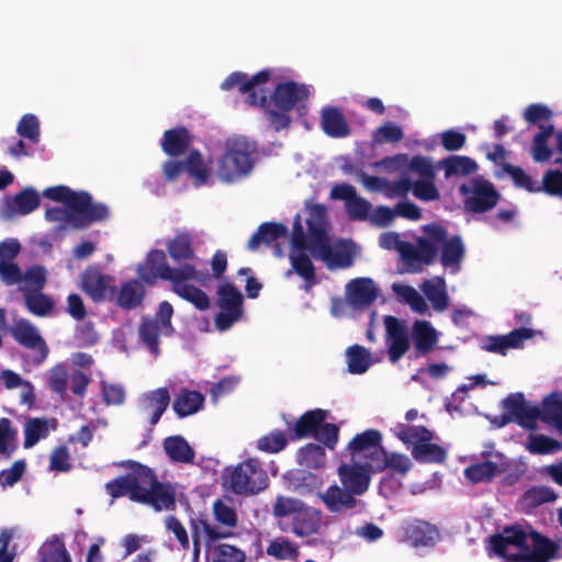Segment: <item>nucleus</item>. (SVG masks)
I'll list each match as a JSON object with an SVG mask.
<instances>
[{
  "label": "nucleus",
  "instance_id": "nucleus-1",
  "mask_svg": "<svg viewBox=\"0 0 562 562\" xmlns=\"http://www.w3.org/2000/svg\"><path fill=\"white\" fill-rule=\"evenodd\" d=\"M310 217L306 220L308 226L310 250L315 258L325 262L329 270L347 269L353 265L355 247L352 243L339 240L335 247L329 243L326 232L327 210L323 204H314L308 209Z\"/></svg>",
  "mask_w": 562,
  "mask_h": 562
},
{
  "label": "nucleus",
  "instance_id": "nucleus-2",
  "mask_svg": "<svg viewBox=\"0 0 562 562\" xmlns=\"http://www.w3.org/2000/svg\"><path fill=\"white\" fill-rule=\"evenodd\" d=\"M147 266L155 278L169 281L171 290L181 299L193 304L195 308L205 311L210 307L207 294L200 288L188 283L201 280L200 272L193 265L183 263L172 268L167 263L165 252L155 249L147 255Z\"/></svg>",
  "mask_w": 562,
  "mask_h": 562
},
{
  "label": "nucleus",
  "instance_id": "nucleus-3",
  "mask_svg": "<svg viewBox=\"0 0 562 562\" xmlns=\"http://www.w3.org/2000/svg\"><path fill=\"white\" fill-rule=\"evenodd\" d=\"M43 195L52 201L61 202L66 209L77 214L70 216L78 228H87L92 223L102 222L109 216V209L105 204L93 202L92 195L86 191L76 192L67 186H55L46 188Z\"/></svg>",
  "mask_w": 562,
  "mask_h": 562
},
{
  "label": "nucleus",
  "instance_id": "nucleus-4",
  "mask_svg": "<svg viewBox=\"0 0 562 562\" xmlns=\"http://www.w3.org/2000/svg\"><path fill=\"white\" fill-rule=\"evenodd\" d=\"M255 145L245 137L228 138L225 151L218 160L217 176L224 182H233L247 176L254 168Z\"/></svg>",
  "mask_w": 562,
  "mask_h": 562
},
{
  "label": "nucleus",
  "instance_id": "nucleus-5",
  "mask_svg": "<svg viewBox=\"0 0 562 562\" xmlns=\"http://www.w3.org/2000/svg\"><path fill=\"white\" fill-rule=\"evenodd\" d=\"M308 98V91L304 85L295 81L280 82L271 93V101L278 110L267 109L266 114L271 126L280 132L291 124L289 112Z\"/></svg>",
  "mask_w": 562,
  "mask_h": 562
},
{
  "label": "nucleus",
  "instance_id": "nucleus-6",
  "mask_svg": "<svg viewBox=\"0 0 562 562\" xmlns=\"http://www.w3.org/2000/svg\"><path fill=\"white\" fill-rule=\"evenodd\" d=\"M397 438L405 445H413L412 456L419 463H441L447 458L446 450L432 443V431L425 426L398 424Z\"/></svg>",
  "mask_w": 562,
  "mask_h": 562
},
{
  "label": "nucleus",
  "instance_id": "nucleus-7",
  "mask_svg": "<svg viewBox=\"0 0 562 562\" xmlns=\"http://www.w3.org/2000/svg\"><path fill=\"white\" fill-rule=\"evenodd\" d=\"M422 231L424 235L416 238L415 246H409L402 254L407 261H418L430 266L436 262L448 231L438 223L426 224L422 227Z\"/></svg>",
  "mask_w": 562,
  "mask_h": 562
},
{
  "label": "nucleus",
  "instance_id": "nucleus-8",
  "mask_svg": "<svg viewBox=\"0 0 562 562\" xmlns=\"http://www.w3.org/2000/svg\"><path fill=\"white\" fill-rule=\"evenodd\" d=\"M422 231L424 235L416 238L415 246H409L402 254L407 261H418L430 266L436 262L448 231L438 223L426 224L422 227Z\"/></svg>",
  "mask_w": 562,
  "mask_h": 562
},
{
  "label": "nucleus",
  "instance_id": "nucleus-9",
  "mask_svg": "<svg viewBox=\"0 0 562 562\" xmlns=\"http://www.w3.org/2000/svg\"><path fill=\"white\" fill-rule=\"evenodd\" d=\"M422 231L424 235L416 238L415 246H409L402 254L407 261H418L430 266L436 262L448 231L438 223L426 224L422 227Z\"/></svg>",
  "mask_w": 562,
  "mask_h": 562
},
{
  "label": "nucleus",
  "instance_id": "nucleus-10",
  "mask_svg": "<svg viewBox=\"0 0 562 562\" xmlns=\"http://www.w3.org/2000/svg\"><path fill=\"white\" fill-rule=\"evenodd\" d=\"M225 483L237 495H254L268 485V475L256 459H248L232 469Z\"/></svg>",
  "mask_w": 562,
  "mask_h": 562
},
{
  "label": "nucleus",
  "instance_id": "nucleus-11",
  "mask_svg": "<svg viewBox=\"0 0 562 562\" xmlns=\"http://www.w3.org/2000/svg\"><path fill=\"white\" fill-rule=\"evenodd\" d=\"M459 192L464 196V210L474 214L493 210L501 200V193L494 184L482 177L473 178L470 184H461Z\"/></svg>",
  "mask_w": 562,
  "mask_h": 562
},
{
  "label": "nucleus",
  "instance_id": "nucleus-12",
  "mask_svg": "<svg viewBox=\"0 0 562 562\" xmlns=\"http://www.w3.org/2000/svg\"><path fill=\"white\" fill-rule=\"evenodd\" d=\"M173 307L168 301H162L154 319L143 318V344L156 358L160 355L159 336H171L175 328L171 324Z\"/></svg>",
  "mask_w": 562,
  "mask_h": 562
},
{
  "label": "nucleus",
  "instance_id": "nucleus-13",
  "mask_svg": "<svg viewBox=\"0 0 562 562\" xmlns=\"http://www.w3.org/2000/svg\"><path fill=\"white\" fill-rule=\"evenodd\" d=\"M530 528V525L520 524L505 526L501 532L490 536L488 547L495 555L510 561L514 553H509L508 548H516L518 552L528 551Z\"/></svg>",
  "mask_w": 562,
  "mask_h": 562
},
{
  "label": "nucleus",
  "instance_id": "nucleus-14",
  "mask_svg": "<svg viewBox=\"0 0 562 562\" xmlns=\"http://www.w3.org/2000/svg\"><path fill=\"white\" fill-rule=\"evenodd\" d=\"M217 306L222 310L215 316V326L218 330L229 329L243 316V294L229 282L217 288Z\"/></svg>",
  "mask_w": 562,
  "mask_h": 562
},
{
  "label": "nucleus",
  "instance_id": "nucleus-15",
  "mask_svg": "<svg viewBox=\"0 0 562 562\" xmlns=\"http://www.w3.org/2000/svg\"><path fill=\"white\" fill-rule=\"evenodd\" d=\"M146 479L149 480V486L143 487V504L151 506L156 512L175 510L177 499L172 484L158 481L154 471L143 464V481Z\"/></svg>",
  "mask_w": 562,
  "mask_h": 562
},
{
  "label": "nucleus",
  "instance_id": "nucleus-16",
  "mask_svg": "<svg viewBox=\"0 0 562 562\" xmlns=\"http://www.w3.org/2000/svg\"><path fill=\"white\" fill-rule=\"evenodd\" d=\"M529 539L531 540L532 550L530 548L526 552H516L510 557L512 562H549L559 558L561 546L531 526Z\"/></svg>",
  "mask_w": 562,
  "mask_h": 562
},
{
  "label": "nucleus",
  "instance_id": "nucleus-17",
  "mask_svg": "<svg viewBox=\"0 0 562 562\" xmlns=\"http://www.w3.org/2000/svg\"><path fill=\"white\" fill-rule=\"evenodd\" d=\"M189 527L192 538V562H199L202 540L210 549L217 540L227 538V533L222 529L211 527L207 517L202 514L190 517Z\"/></svg>",
  "mask_w": 562,
  "mask_h": 562
},
{
  "label": "nucleus",
  "instance_id": "nucleus-18",
  "mask_svg": "<svg viewBox=\"0 0 562 562\" xmlns=\"http://www.w3.org/2000/svg\"><path fill=\"white\" fill-rule=\"evenodd\" d=\"M115 280L95 267H88L81 278V288L94 302H110L114 296Z\"/></svg>",
  "mask_w": 562,
  "mask_h": 562
},
{
  "label": "nucleus",
  "instance_id": "nucleus-19",
  "mask_svg": "<svg viewBox=\"0 0 562 562\" xmlns=\"http://www.w3.org/2000/svg\"><path fill=\"white\" fill-rule=\"evenodd\" d=\"M384 323L389 360L396 363L409 349L408 330L405 324L394 316H386Z\"/></svg>",
  "mask_w": 562,
  "mask_h": 562
},
{
  "label": "nucleus",
  "instance_id": "nucleus-20",
  "mask_svg": "<svg viewBox=\"0 0 562 562\" xmlns=\"http://www.w3.org/2000/svg\"><path fill=\"white\" fill-rule=\"evenodd\" d=\"M13 338L23 347L34 350V362L42 363L48 355V347L38 330L26 321H21L12 328Z\"/></svg>",
  "mask_w": 562,
  "mask_h": 562
},
{
  "label": "nucleus",
  "instance_id": "nucleus-21",
  "mask_svg": "<svg viewBox=\"0 0 562 562\" xmlns=\"http://www.w3.org/2000/svg\"><path fill=\"white\" fill-rule=\"evenodd\" d=\"M370 470L366 464H341L338 468V475L341 486L350 491L357 497L363 495L370 485Z\"/></svg>",
  "mask_w": 562,
  "mask_h": 562
},
{
  "label": "nucleus",
  "instance_id": "nucleus-22",
  "mask_svg": "<svg viewBox=\"0 0 562 562\" xmlns=\"http://www.w3.org/2000/svg\"><path fill=\"white\" fill-rule=\"evenodd\" d=\"M318 497L331 514H344L355 509L358 505L357 497L350 491L337 484H333L324 492H319Z\"/></svg>",
  "mask_w": 562,
  "mask_h": 562
},
{
  "label": "nucleus",
  "instance_id": "nucleus-23",
  "mask_svg": "<svg viewBox=\"0 0 562 562\" xmlns=\"http://www.w3.org/2000/svg\"><path fill=\"white\" fill-rule=\"evenodd\" d=\"M328 411L314 408L302 414L296 422L288 423V430L292 440L314 437L317 428L326 420Z\"/></svg>",
  "mask_w": 562,
  "mask_h": 562
},
{
  "label": "nucleus",
  "instance_id": "nucleus-24",
  "mask_svg": "<svg viewBox=\"0 0 562 562\" xmlns=\"http://www.w3.org/2000/svg\"><path fill=\"white\" fill-rule=\"evenodd\" d=\"M346 295L349 304L355 308H363L371 305L378 297V289L370 278L351 280L346 286Z\"/></svg>",
  "mask_w": 562,
  "mask_h": 562
},
{
  "label": "nucleus",
  "instance_id": "nucleus-25",
  "mask_svg": "<svg viewBox=\"0 0 562 562\" xmlns=\"http://www.w3.org/2000/svg\"><path fill=\"white\" fill-rule=\"evenodd\" d=\"M383 449L382 435L376 429H367L361 434H357L348 443V450L350 453H363L368 459L367 462H373L375 453Z\"/></svg>",
  "mask_w": 562,
  "mask_h": 562
},
{
  "label": "nucleus",
  "instance_id": "nucleus-26",
  "mask_svg": "<svg viewBox=\"0 0 562 562\" xmlns=\"http://www.w3.org/2000/svg\"><path fill=\"white\" fill-rule=\"evenodd\" d=\"M369 470L373 473H380L390 469L393 473L405 475L412 468L409 458L402 453L393 452L390 456L383 450L375 453L373 462H367Z\"/></svg>",
  "mask_w": 562,
  "mask_h": 562
},
{
  "label": "nucleus",
  "instance_id": "nucleus-27",
  "mask_svg": "<svg viewBox=\"0 0 562 562\" xmlns=\"http://www.w3.org/2000/svg\"><path fill=\"white\" fill-rule=\"evenodd\" d=\"M414 357L426 356L432 351L438 342L436 329L427 321H416L412 328Z\"/></svg>",
  "mask_w": 562,
  "mask_h": 562
},
{
  "label": "nucleus",
  "instance_id": "nucleus-28",
  "mask_svg": "<svg viewBox=\"0 0 562 562\" xmlns=\"http://www.w3.org/2000/svg\"><path fill=\"white\" fill-rule=\"evenodd\" d=\"M321 126L323 132L333 138H345L351 133L344 113L336 106H326L322 110Z\"/></svg>",
  "mask_w": 562,
  "mask_h": 562
},
{
  "label": "nucleus",
  "instance_id": "nucleus-29",
  "mask_svg": "<svg viewBox=\"0 0 562 562\" xmlns=\"http://www.w3.org/2000/svg\"><path fill=\"white\" fill-rule=\"evenodd\" d=\"M286 236L288 227L285 225L274 222H265L260 224L257 231L251 235L247 248L250 251H256L261 244L269 246L273 241Z\"/></svg>",
  "mask_w": 562,
  "mask_h": 562
},
{
  "label": "nucleus",
  "instance_id": "nucleus-30",
  "mask_svg": "<svg viewBox=\"0 0 562 562\" xmlns=\"http://www.w3.org/2000/svg\"><path fill=\"white\" fill-rule=\"evenodd\" d=\"M321 527V512L304 504L292 517V531L299 537L316 533Z\"/></svg>",
  "mask_w": 562,
  "mask_h": 562
},
{
  "label": "nucleus",
  "instance_id": "nucleus-31",
  "mask_svg": "<svg viewBox=\"0 0 562 562\" xmlns=\"http://www.w3.org/2000/svg\"><path fill=\"white\" fill-rule=\"evenodd\" d=\"M105 491L113 498L128 496L132 501L140 503V482L134 474H125L105 484Z\"/></svg>",
  "mask_w": 562,
  "mask_h": 562
},
{
  "label": "nucleus",
  "instance_id": "nucleus-32",
  "mask_svg": "<svg viewBox=\"0 0 562 562\" xmlns=\"http://www.w3.org/2000/svg\"><path fill=\"white\" fill-rule=\"evenodd\" d=\"M204 402L205 397L201 392L181 389L173 400L172 409L179 418H184L198 413Z\"/></svg>",
  "mask_w": 562,
  "mask_h": 562
},
{
  "label": "nucleus",
  "instance_id": "nucleus-33",
  "mask_svg": "<svg viewBox=\"0 0 562 562\" xmlns=\"http://www.w3.org/2000/svg\"><path fill=\"white\" fill-rule=\"evenodd\" d=\"M191 144V136L184 126H178L164 133L162 149L171 156L178 157L187 151Z\"/></svg>",
  "mask_w": 562,
  "mask_h": 562
},
{
  "label": "nucleus",
  "instance_id": "nucleus-34",
  "mask_svg": "<svg viewBox=\"0 0 562 562\" xmlns=\"http://www.w3.org/2000/svg\"><path fill=\"white\" fill-rule=\"evenodd\" d=\"M38 193L33 188H26L16 193L7 205V216L13 217L16 214L27 215L40 206Z\"/></svg>",
  "mask_w": 562,
  "mask_h": 562
},
{
  "label": "nucleus",
  "instance_id": "nucleus-35",
  "mask_svg": "<svg viewBox=\"0 0 562 562\" xmlns=\"http://www.w3.org/2000/svg\"><path fill=\"white\" fill-rule=\"evenodd\" d=\"M164 449L172 462L189 464L194 461L195 452L182 436L167 437L164 440Z\"/></svg>",
  "mask_w": 562,
  "mask_h": 562
},
{
  "label": "nucleus",
  "instance_id": "nucleus-36",
  "mask_svg": "<svg viewBox=\"0 0 562 562\" xmlns=\"http://www.w3.org/2000/svg\"><path fill=\"white\" fill-rule=\"evenodd\" d=\"M557 498L558 494L553 488L546 485H536L524 492L519 503L525 510L531 512L546 503L554 502Z\"/></svg>",
  "mask_w": 562,
  "mask_h": 562
},
{
  "label": "nucleus",
  "instance_id": "nucleus-37",
  "mask_svg": "<svg viewBox=\"0 0 562 562\" xmlns=\"http://www.w3.org/2000/svg\"><path fill=\"white\" fill-rule=\"evenodd\" d=\"M438 536V529L426 521H418L406 528V537L414 547H432Z\"/></svg>",
  "mask_w": 562,
  "mask_h": 562
},
{
  "label": "nucleus",
  "instance_id": "nucleus-38",
  "mask_svg": "<svg viewBox=\"0 0 562 562\" xmlns=\"http://www.w3.org/2000/svg\"><path fill=\"white\" fill-rule=\"evenodd\" d=\"M169 256L177 262L191 260L195 257L192 235L188 232L177 234L167 244Z\"/></svg>",
  "mask_w": 562,
  "mask_h": 562
},
{
  "label": "nucleus",
  "instance_id": "nucleus-39",
  "mask_svg": "<svg viewBox=\"0 0 562 562\" xmlns=\"http://www.w3.org/2000/svg\"><path fill=\"white\" fill-rule=\"evenodd\" d=\"M465 249L459 235L446 237L440 251V263L446 268L459 267L464 258Z\"/></svg>",
  "mask_w": 562,
  "mask_h": 562
},
{
  "label": "nucleus",
  "instance_id": "nucleus-40",
  "mask_svg": "<svg viewBox=\"0 0 562 562\" xmlns=\"http://www.w3.org/2000/svg\"><path fill=\"white\" fill-rule=\"evenodd\" d=\"M422 290L436 311L442 312L448 307L449 296L443 278L438 277L435 280H426Z\"/></svg>",
  "mask_w": 562,
  "mask_h": 562
},
{
  "label": "nucleus",
  "instance_id": "nucleus-41",
  "mask_svg": "<svg viewBox=\"0 0 562 562\" xmlns=\"http://www.w3.org/2000/svg\"><path fill=\"white\" fill-rule=\"evenodd\" d=\"M48 420L41 417H29L24 424V442L23 447L30 449L34 447L41 439H45L49 435Z\"/></svg>",
  "mask_w": 562,
  "mask_h": 562
},
{
  "label": "nucleus",
  "instance_id": "nucleus-42",
  "mask_svg": "<svg viewBox=\"0 0 562 562\" xmlns=\"http://www.w3.org/2000/svg\"><path fill=\"white\" fill-rule=\"evenodd\" d=\"M146 407L151 409L150 424L156 425L161 415L166 412L170 404V394L167 387H159L150 391L145 395Z\"/></svg>",
  "mask_w": 562,
  "mask_h": 562
},
{
  "label": "nucleus",
  "instance_id": "nucleus-43",
  "mask_svg": "<svg viewBox=\"0 0 562 562\" xmlns=\"http://www.w3.org/2000/svg\"><path fill=\"white\" fill-rule=\"evenodd\" d=\"M18 449V429L12 420L0 418V456L10 459Z\"/></svg>",
  "mask_w": 562,
  "mask_h": 562
},
{
  "label": "nucleus",
  "instance_id": "nucleus-44",
  "mask_svg": "<svg viewBox=\"0 0 562 562\" xmlns=\"http://www.w3.org/2000/svg\"><path fill=\"white\" fill-rule=\"evenodd\" d=\"M213 514L217 525L211 524V527L220 528L227 533V538L232 536L231 528L237 526V514L233 507L222 499H216L213 504Z\"/></svg>",
  "mask_w": 562,
  "mask_h": 562
},
{
  "label": "nucleus",
  "instance_id": "nucleus-45",
  "mask_svg": "<svg viewBox=\"0 0 562 562\" xmlns=\"http://www.w3.org/2000/svg\"><path fill=\"white\" fill-rule=\"evenodd\" d=\"M542 422L553 425L562 434V394L551 393L543 401Z\"/></svg>",
  "mask_w": 562,
  "mask_h": 562
},
{
  "label": "nucleus",
  "instance_id": "nucleus-46",
  "mask_svg": "<svg viewBox=\"0 0 562 562\" xmlns=\"http://www.w3.org/2000/svg\"><path fill=\"white\" fill-rule=\"evenodd\" d=\"M540 131L535 135L532 140V158L535 161H548L552 157V149L548 146V139L554 132L552 124L541 125Z\"/></svg>",
  "mask_w": 562,
  "mask_h": 562
},
{
  "label": "nucleus",
  "instance_id": "nucleus-47",
  "mask_svg": "<svg viewBox=\"0 0 562 562\" xmlns=\"http://www.w3.org/2000/svg\"><path fill=\"white\" fill-rule=\"evenodd\" d=\"M290 261L295 273L304 279L306 291L317 283L315 267L306 254H291Z\"/></svg>",
  "mask_w": 562,
  "mask_h": 562
},
{
  "label": "nucleus",
  "instance_id": "nucleus-48",
  "mask_svg": "<svg viewBox=\"0 0 562 562\" xmlns=\"http://www.w3.org/2000/svg\"><path fill=\"white\" fill-rule=\"evenodd\" d=\"M348 371L352 374H362L371 366V353L360 345L350 346L347 349Z\"/></svg>",
  "mask_w": 562,
  "mask_h": 562
},
{
  "label": "nucleus",
  "instance_id": "nucleus-49",
  "mask_svg": "<svg viewBox=\"0 0 562 562\" xmlns=\"http://www.w3.org/2000/svg\"><path fill=\"white\" fill-rule=\"evenodd\" d=\"M137 281L132 280L122 284L119 291L114 286V296L111 302L124 310L135 308L140 303V294L136 289Z\"/></svg>",
  "mask_w": 562,
  "mask_h": 562
},
{
  "label": "nucleus",
  "instance_id": "nucleus-50",
  "mask_svg": "<svg viewBox=\"0 0 562 562\" xmlns=\"http://www.w3.org/2000/svg\"><path fill=\"white\" fill-rule=\"evenodd\" d=\"M445 167L446 177L468 176L477 170V164L467 156H450L441 161Z\"/></svg>",
  "mask_w": 562,
  "mask_h": 562
},
{
  "label": "nucleus",
  "instance_id": "nucleus-51",
  "mask_svg": "<svg viewBox=\"0 0 562 562\" xmlns=\"http://www.w3.org/2000/svg\"><path fill=\"white\" fill-rule=\"evenodd\" d=\"M325 448L319 443H307L299 449L297 459L301 465L318 469L325 463Z\"/></svg>",
  "mask_w": 562,
  "mask_h": 562
},
{
  "label": "nucleus",
  "instance_id": "nucleus-52",
  "mask_svg": "<svg viewBox=\"0 0 562 562\" xmlns=\"http://www.w3.org/2000/svg\"><path fill=\"white\" fill-rule=\"evenodd\" d=\"M24 301L27 310L36 316H46L54 308L53 300L42 291H25Z\"/></svg>",
  "mask_w": 562,
  "mask_h": 562
},
{
  "label": "nucleus",
  "instance_id": "nucleus-53",
  "mask_svg": "<svg viewBox=\"0 0 562 562\" xmlns=\"http://www.w3.org/2000/svg\"><path fill=\"white\" fill-rule=\"evenodd\" d=\"M186 171L195 180L198 186L204 184L210 176V169L204 164L202 155L198 150H191L183 161Z\"/></svg>",
  "mask_w": 562,
  "mask_h": 562
},
{
  "label": "nucleus",
  "instance_id": "nucleus-54",
  "mask_svg": "<svg viewBox=\"0 0 562 562\" xmlns=\"http://www.w3.org/2000/svg\"><path fill=\"white\" fill-rule=\"evenodd\" d=\"M497 473V464L484 461L468 467L464 470L465 477L472 483L490 482Z\"/></svg>",
  "mask_w": 562,
  "mask_h": 562
},
{
  "label": "nucleus",
  "instance_id": "nucleus-55",
  "mask_svg": "<svg viewBox=\"0 0 562 562\" xmlns=\"http://www.w3.org/2000/svg\"><path fill=\"white\" fill-rule=\"evenodd\" d=\"M288 445L286 434L283 430L274 429L269 434L262 436L257 441V448L260 451L269 453H278L283 450Z\"/></svg>",
  "mask_w": 562,
  "mask_h": 562
},
{
  "label": "nucleus",
  "instance_id": "nucleus-56",
  "mask_svg": "<svg viewBox=\"0 0 562 562\" xmlns=\"http://www.w3.org/2000/svg\"><path fill=\"white\" fill-rule=\"evenodd\" d=\"M504 171L510 176L514 181V184L517 188L525 189L530 193L539 192V184L532 180V178L525 172V170L518 166H514L510 164H506L504 166Z\"/></svg>",
  "mask_w": 562,
  "mask_h": 562
},
{
  "label": "nucleus",
  "instance_id": "nucleus-57",
  "mask_svg": "<svg viewBox=\"0 0 562 562\" xmlns=\"http://www.w3.org/2000/svg\"><path fill=\"white\" fill-rule=\"evenodd\" d=\"M22 282L25 286L20 285V290L25 291H42L46 284V271L42 266H32L23 273Z\"/></svg>",
  "mask_w": 562,
  "mask_h": 562
},
{
  "label": "nucleus",
  "instance_id": "nucleus-58",
  "mask_svg": "<svg viewBox=\"0 0 562 562\" xmlns=\"http://www.w3.org/2000/svg\"><path fill=\"white\" fill-rule=\"evenodd\" d=\"M245 560L246 553L232 544L220 543L214 546L212 551L213 562H245Z\"/></svg>",
  "mask_w": 562,
  "mask_h": 562
},
{
  "label": "nucleus",
  "instance_id": "nucleus-59",
  "mask_svg": "<svg viewBox=\"0 0 562 562\" xmlns=\"http://www.w3.org/2000/svg\"><path fill=\"white\" fill-rule=\"evenodd\" d=\"M504 409L506 414L502 415V422L499 426H504L512 420H515L517 416L521 413L522 408L526 406V401L522 393H513L509 394L503 401Z\"/></svg>",
  "mask_w": 562,
  "mask_h": 562
},
{
  "label": "nucleus",
  "instance_id": "nucleus-60",
  "mask_svg": "<svg viewBox=\"0 0 562 562\" xmlns=\"http://www.w3.org/2000/svg\"><path fill=\"white\" fill-rule=\"evenodd\" d=\"M16 133L30 142L37 144L40 142V122L34 114H24L18 126Z\"/></svg>",
  "mask_w": 562,
  "mask_h": 562
},
{
  "label": "nucleus",
  "instance_id": "nucleus-61",
  "mask_svg": "<svg viewBox=\"0 0 562 562\" xmlns=\"http://www.w3.org/2000/svg\"><path fill=\"white\" fill-rule=\"evenodd\" d=\"M41 562H71L65 544L58 540L40 550Z\"/></svg>",
  "mask_w": 562,
  "mask_h": 562
},
{
  "label": "nucleus",
  "instance_id": "nucleus-62",
  "mask_svg": "<svg viewBox=\"0 0 562 562\" xmlns=\"http://www.w3.org/2000/svg\"><path fill=\"white\" fill-rule=\"evenodd\" d=\"M528 449L531 453L547 454L561 450L562 442L544 435H537L530 437Z\"/></svg>",
  "mask_w": 562,
  "mask_h": 562
},
{
  "label": "nucleus",
  "instance_id": "nucleus-63",
  "mask_svg": "<svg viewBox=\"0 0 562 562\" xmlns=\"http://www.w3.org/2000/svg\"><path fill=\"white\" fill-rule=\"evenodd\" d=\"M313 438L324 447L334 450L339 438V427L336 424L323 422Z\"/></svg>",
  "mask_w": 562,
  "mask_h": 562
},
{
  "label": "nucleus",
  "instance_id": "nucleus-64",
  "mask_svg": "<svg viewBox=\"0 0 562 562\" xmlns=\"http://www.w3.org/2000/svg\"><path fill=\"white\" fill-rule=\"evenodd\" d=\"M562 198V171L550 169L543 175L542 184H539V192Z\"/></svg>",
  "mask_w": 562,
  "mask_h": 562
}]
</instances>
